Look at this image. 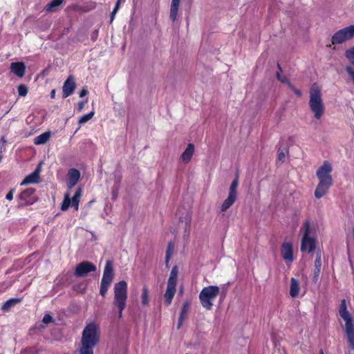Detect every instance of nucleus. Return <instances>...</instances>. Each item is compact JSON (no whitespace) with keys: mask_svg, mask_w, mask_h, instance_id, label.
Listing matches in <instances>:
<instances>
[{"mask_svg":"<svg viewBox=\"0 0 354 354\" xmlns=\"http://www.w3.org/2000/svg\"><path fill=\"white\" fill-rule=\"evenodd\" d=\"M95 115V112L93 111H91L90 113L86 114V115H82L80 119H79V121H78V123L80 125H82V124H84L85 123H86L88 121H89L90 120H91L93 118V117Z\"/></svg>","mask_w":354,"mask_h":354,"instance_id":"nucleus-28","label":"nucleus"},{"mask_svg":"<svg viewBox=\"0 0 354 354\" xmlns=\"http://www.w3.org/2000/svg\"><path fill=\"white\" fill-rule=\"evenodd\" d=\"M38 349L35 347H30L25 349L23 351V354H36L38 353Z\"/></svg>","mask_w":354,"mask_h":354,"instance_id":"nucleus-35","label":"nucleus"},{"mask_svg":"<svg viewBox=\"0 0 354 354\" xmlns=\"http://www.w3.org/2000/svg\"><path fill=\"white\" fill-rule=\"evenodd\" d=\"M88 93V90L86 88H83L80 93V97H83Z\"/></svg>","mask_w":354,"mask_h":354,"instance_id":"nucleus-43","label":"nucleus"},{"mask_svg":"<svg viewBox=\"0 0 354 354\" xmlns=\"http://www.w3.org/2000/svg\"><path fill=\"white\" fill-rule=\"evenodd\" d=\"M281 254L286 263L290 265L294 261L292 243L290 242L283 243L281 248Z\"/></svg>","mask_w":354,"mask_h":354,"instance_id":"nucleus-12","label":"nucleus"},{"mask_svg":"<svg viewBox=\"0 0 354 354\" xmlns=\"http://www.w3.org/2000/svg\"><path fill=\"white\" fill-rule=\"evenodd\" d=\"M354 38V25H350L335 32L331 38L333 45L342 44Z\"/></svg>","mask_w":354,"mask_h":354,"instance_id":"nucleus-8","label":"nucleus"},{"mask_svg":"<svg viewBox=\"0 0 354 354\" xmlns=\"http://www.w3.org/2000/svg\"><path fill=\"white\" fill-rule=\"evenodd\" d=\"M171 255V243H169L168 249L167 250V254H166V261L168 262L169 261V259Z\"/></svg>","mask_w":354,"mask_h":354,"instance_id":"nucleus-39","label":"nucleus"},{"mask_svg":"<svg viewBox=\"0 0 354 354\" xmlns=\"http://www.w3.org/2000/svg\"><path fill=\"white\" fill-rule=\"evenodd\" d=\"M75 87L76 83L75 77L70 75L65 81L62 87L63 97L66 98L70 96L73 93Z\"/></svg>","mask_w":354,"mask_h":354,"instance_id":"nucleus-14","label":"nucleus"},{"mask_svg":"<svg viewBox=\"0 0 354 354\" xmlns=\"http://www.w3.org/2000/svg\"><path fill=\"white\" fill-rule=\"evenodd\" d=\"M52 317L49 315H45L43 318V322L45 324H49L52 322Z\"/></svg>","mask_w":354,"mask_h":354,"instance_id":"nucleus-40","label":"nucleus"},{"mask_svg":"<svg viewBox=\"0 0 354 354\" xmlns=\"http://www.w3.org/2000/svg\"><path fill=\"white\" fill-rule=\"evenodd\" d=\"M239 186V178L236 177L232 182L227 198L223 202L221 205V211L226 212L237 199V188Z\"/></svg>","mask_w":354,"mask_h":354,"instance_id":"nucleus-9","label":"nucleus"},{"mask_svg":"<svg viewBox=\"0 0 354 354\" xmlns=\"http://www.w3.org/2000/svg\"><path fill=\"white\" fill-rule=\"evenodd\" d=\"M100 339L99 326L93 322L88 324L82 331L79 354H93V348L98 344Z\"/></svg>","mask_w":354,"mask_h":354,"instance_id":"nucleus-1","label":"nucleus"},{"mask_svg":"<svg viewBox=\"0 0 354 354\" xmlns=\"http://www.w3.org/2000/svg\"><path fill=\"white\" fill-rule=\"evenodd\" d=\"M120 180H121V177L120 176H115V183L113 185L112 190H111V195H112L113 200H115L118 198Z\"/></svg>","mask_w":354,"mask_h":354,"instance_id":"nucleus-24","label":"nucleus"},{"mask_svg":"<svg viewBox=\"0 0 354 354\" xmlns=\"http://www.w3.org/2000/svg\"><path fill=\"white\" fill-rule=\"evenodd\" d=\"M346 71L354 82V70L351 66H347Z\"/></svg>","mask_w":354,"mask_h":354,"instance_id":"nucleus-38","label":"nucleus"},{"mask_svg":"<svg viewBox=\"0 0 354 354\" xmlns=\"http://www.w3.org/2000/svg\"><path fill=\"white\" fill-rule=\"evenodd\" d=\"M80 173L76 169H71L68 172L67 186L69 189L75 186L79 181Z\"/></svg>","mask_w":354,"mask_h":354,"instance_id":"nucleus-15","label":"nucleus"},{"mask_svg":"<svg viewBox=\"0 0 354 354\" xmlns=\"http://www.w3.org/2000/svg\"><path fill=\"white\" fill-rule=\"evenodd\" d=\"M289 86L292 89L293 92L297 95V96H301V92L295 88V87H293L290 84H289Z\"/></svg>","mask_w":354,"mask_h":354,"instance_id":"nucleus-42","label":"nucleus"},{"mask_svg":"<svg viewBox=\"0 0 354 354\" xmlns=\"http://www.w3.org/2000/svg\"><path fill=\"white\" fill-rule=\"evenodd\" d=\"M18 93H19V96H21V97L26 96L28 93L27 86L24 84H20L18 86Z\"/></svg>","mask_w":354,"mask_h":354,"instance_id":"nucleus-32","label":"nucleus"},{"mask_svg":"<svg viewBox=\"0 0 354 354\" xmlns=\"http://www.w3.org/2000/svg\"><path fill=\"white\" fill-rule=\"evenodd\" d=\"M188 308H189V304L187 303L183 305V309L181 310V313H180V317H179V322H178V328H179L180 327V326L182 325V323L187 315V310H188Z\"/></svg>","mask_w":354,"mask_h":354,"instance_id":"nucleus-30","label":"nucleus"},{"mask_svg":"<svg viewBox=\"0 0 354 354\" xmlns=\"http://www.w3.org/2000/svg\"><path fill=\"white\" fill-rule=\"evenodd\" d=\"M50 132H45L34 139V143L37 145H43L50 139Z\"/></svg>","mask_w":354,"mask_h":354,"instance_id":"nucleus-23","label":"nucleus"},{"mask_svg":"<svg viewBox=\"0 0 354 354\" xmlns=\"http://www.w3.org/2000/svg\"><path fill=\"white\" fill-rule=\"evenodd\" d=\"M284 156H285V155H284L283 153H279V158H280V159H281V158H283Z\"/></svg>","mask_w":354,"mask_h":354,"instance_id":"nucleus-48","label":"nucleus"},{"mask_svg":"<svg viewBox=\"0 0 354 354\" xmlns=\"http://www.w3.org/2000/svg\"><path fill=\"white\" fill-rule=\"evenodd\" d=\"M62 3L63 0H53L46 5V10L48 12H55L58 10Z\"/></svg>","mask_w":354,"mask_h":354,"instance_id":"nucleus-25","label":"nucleus"},{"mask_svg":"<svg viewBox=\"0 0 354 354\" xmlns=\"http://www.w3.org/2000/svg\"><path fill=\"white\" fill-rule=\"evenodd\" d=\"M1 140L2 142H6L5 138L3 137L1 138Z\"/></svg>","mask_w":354,"mask_h":354,"instance_id":"nucleus-51","label":"nucleus"},{"mask_svg":"<svg viewBox=\"0 0 354 354\" xmlns=\"http://www.w3.org/2000/svg\"><path fill=\"white\" fill-rule=\"evenodd\" d=\"M300 291L299 282L295 278H291L290 286V295L292 298H295L299 295Z\"/></svg>","mask_w":354,"mask_h":354,"instance_id":"nucleus-21","label":"nucleus"},{"mask_svg":"<svg viewBox=\"0 0 354 354\" xmlns=\"http://www.w3.org/2000/svg\"><path fill=\"white\" fill-rule=\"evenodd\" d=\"M87 102V100L85 101H82L78 103V111L80 112L83 110L84 108L85 104Z\"/></svg>","mask_w":354,"mask_h":354,"instance_id":"nucleus-41","label":"nucleus"},{"mask_svg":"<svg viewBox=\"0 0 354 354\" xmlns=\"http://www.w3.org/2000/svg\"><path fill=\"white\" fill-rule=\"evenodd\" d=\"M40 168L38 167L34 172L28 175L21 182V185L37 183L39 181Z\"/></svg>","mask_w":354,"mask_h":354,"instance_id":"nucleus-16","label":"nucleus"},{"mask_svg":"<svg viewBox=\"0 0 354 354\" xmlns=\"http://www.w3.org/2000/svg\"><path fill=\"white\" fill-rule=\"evenodd\" d=\"M194 146L193 144H189L186 148V149L184 151V152L182 153L180 156V160L184 163H188L194 154Z\"/></svg>","mask_w":354,"mask_h":354,"instance_id":"nucleus-19","label":"nucleus"},{"mask_svg":"<svg viewBox=\"0 0 354 354\" xmlns=\"http://www.w3.org/2000/svg\"><path fill=\"white\" fill-rule=\"evenodd\" d=\"M319 354H324V351H323L322 350H320V351H319Z\"/></svg>","mask_w":354,"mask_h":354,"instance_id":"nucleus-50","label":"nucleus"},{"mask_svg":"<svg viewBox=\"0 0 354 354\" xmlns=\"http://www.w3.org/2000/svg\"><path fill=\"white\" fill-rule=\"evenodd\" d=\"M97 31H95V32L93 33V35H92V38H93V39H95V37H97Z\"/></svg>","mask_w":354,"mask_h":354,"instance_id":"nucleus-47","label":"nucleus"},{"mask_svg":"<svg viewBox=\"0 0 354 354\" xmlns=\"http://www.w3.org/2000/svg\"><path fill=\"white\" fill-rule=\"evenodd\" d=\"M109 288V286L102 284L100 285V293L102 296L104 297Z\"/></svg>","mask_w":354,"mask_h":354,"instance_id":"nucleus-37","label":"nucleus"},{"mask_svg":"<svg viewBox=\"0 0 354 354\" xmlns=\"http://www.w3.org/2000/svg\"><path fill=\"white\" fill-rule=\"evenodd\" d=\"M20 301L19 299H11L7 301L2 306V310L5 312L9 311L10 308Z\"/></svg>","mask_w":354,"mask_h":354,"instance_id":"nucleus-27","label":"nucleus"},{"mask_svg":"<svg viewBox=\"0 0 354 354\" xmlns=\"http://www.w3.org/2000/svg\"><path fill=\"white\" fill-rule=\"evenodd\" d=\"M277 77L278 80H279L281 82H286V77L281 76L279 73H277Z\"/></svg>","mask_w":354,"mask_h":354,"instance_id":"nucleus-45","label":"nucleus"},{"mask_svg":"<svg viewBox=\"0 0 354 354\" xmlns=\"http://www.w3.org/2000/svg\"><path fill=\"white\" fill-rule=\"evenodd\" d=\"M11 71L19 77H22L26 71V66L24 62H13L10 64Z\"/></svg>","mask_w":354,"mask_h":354,"instance_id":"nucleus-17","label":"nucleus"},{"mask_svg":"<svg viewBox=\"0 0 354 354\" xmlns=\"http://www.w3.org/2000/svg\"><path fill=\"white\" fill-rule=\"evenodd\" d=\"M184 222H185V231L188 232L189 227L191 223V216L189 215V214L187 213V214L185 217Z\"/></svg>","mask_w":354,"mask_h":354,"instance_id":"nucleus-34","label":"nucleus"},{"mask_svg":"<svg viewBox=\"0 0 354 354\" xmlns=\"http://www.w3.org/2000/svg\"><path fill=\"white\" fill-rule=\"evenodd\" d=\"M352 237L354 239V228L352 230Z\"/></svg>","mask_w":354,"mask_h":354,"instance_id":"nucleus-49","label":"nucleus"},{"mask_svg":"<svg viewBox=\"0 0 354 354\" xmlns=\"http://www.w3.org/2000/svg\"><path fill=\"white\" fill-rule=\"evenodd\" d=\"M302 236L301 241V251L302 252L310 253L316 246V239L315 236L314 227L309 221H306L300 229Z\"/></svg>","mask_w":354,"mask_h":354,"instance_id":"nucleus-5","label":"nucleus"},{"mask_svg":"<svg viewBox=\"0 0 354 354\" xmlns=\"http://www.w3.org/2000/svg\"><path fill=\"white\" fill-rule=\"evenodd\" d=\"M219 292L220 288L216 286H209L203 288L199 294V299L202 306L206 310H211Z\"/></svg>","mask_w":354,"mask_h":354,"instance_id":"nucleus-7","label":"nucleus"},{"mask_svg":"<svg viewBox=\"0 0 354 354\" xmlns=\"http://www.w3.org/2000/svg\"><path fill=\"white\" fill-rule=\"evenodd\" d=\"M13 194L14 190L11 189L7 194H6V199L11 201L13 198Z\"/></svg>","mask_w":354,"mask_h":354,"instance_id":"nucleus-44","label":"nucleus"},{"mask_svg":"<svg viewBox=\"0 0 354 354\" xmlns=\"http://www.w3.org/2000/svg\"><path fill=\"white\" fill-rule=\"evenodd\" d=\"M332 165L328 161H324L317 169L316 176L319 180V183L315 191V196L317 198H320L324 196L332 185Z\"/></svg>","mask_w":354,"mask_h":354,"instance_id":"nucleus-2","label":"nucleus"},{"mask_svg":"<svg viewBox=\"0 0 354 354\" xmlns=\"http://www.w3.org/2000/svg\"><path fill=\"white\" fill-rule=\"evenodd\" d=\"M96 267L89 261H83L77 265L75 275L78 277H85L88 273L95 271Z\"/></svg>","mask_w":354,"mask_h":354,"instance_id":"nucleus-11","label":"nucleus"},{"mask_svg":"<svg viewBox=\"0 0 354 354\" xmlns=\"http://www.w3.org/2000/svg\"><path fill=\"white\" fill-rule=\"evenodd\" d=\"M141 302L142 306H147L149 302V295L148 288L146 286H144L142 290L141 294Z\"/></svg>","mask_w":354,"mask_h":354,"instance_id":"nucleus-26","label":"nucleus"},{"mask_svg":"<svg viewBox=\"0 0 354 354\" xmlns=\"http://www.w3.org/2000/svg\"><path fill=\"white\" fill-rule=\"evenodd\" d=\"M81 195H82V189L80 188H78L76 190L72 199L71 198L70 192H66L64 194V201H63L62 206H61L62 210L66 211L71 205L77 211L78 209L79 202H80V198L81 197Z\"/></svg>","mask_w":354,"mask_h":354,"instance_id":"nucleus-10","label":"nucleus"},{"mask_svg":"<svg viewBox=\"0 0 354 354\" xmlns=\"http://www.w3.org/2000/svg\"><path fill=\"white\" fill-rule=\"evenodd\" d=\"M55 95V90H52L51 92H50V97H51V98H54Z\"/></svg>","mask_w":354,"mask_h":354,"instance_id":"nucleus-46","label":"nucleus"},{"mask_svg":"<svg viewBox=\"0 0 354 354\" xmlns=\"http://www.w3.org/2000/svg\"><path fill=\"white\" fill-rule=\"evenodd\" d=\"M35 192V189L32 188L27 189L22 192L19 196V198L22 201H27V198Z\"/></svg>","mask_w":354,"mask_h":354,"instance_id":"nucleus-31","label":"nucleus"},{"mask_svg":"<svg viewBox=\"0 0 354 354\" xmlns=\"http://www.w3.org/2000/svg\"><path fill=\"white\" fill-rule=\"evenodd\" d=\"M345 55L349 60L354 59V46L346 51Z\"/></svg>","mask_w":354,"mask_h":354,"instance_id":"nucleus-33","label":"nucleus"},{"mask_svg":"<svg viewBox=\"0 0 354 354\" xmlns=\"http://www.w3.org/2000/svg\"><path fill=\"white\" fill-rule=\"evenodd\" d=\"M180 1L181 0H171L169 18L173 22L176 20Z\"/></svg>","mask_w":354,"mask_h":354,"instance_id":"nucleus-20","label":"nucleus"},{"mask_svg":"<svg viewBox=\"0 0 354 354\" xmlns=\"http://www.w3.org/2000/svg\"><path fill=\"white\" fill-rule=\"evenodd\" d=\"M351 62V63L354 65V59L350 60Z\"/></svg>","mask_w":354,"mask_h":354,"instance_id":"nucleus-52","label":"nucleus"},{"mask_svg":"<svg viewBox=\"0 0 354 354\" xmlns=\"http://www.w3.org/2000/svg\"><path fill=\"white\" fill-rule=\"evenodd\" d=\"M113 277H114V272H113L112 262L111 261H107L106 266L104 267L103 277H102V279L101 281V283L110 286V285L113 281Z\"/></svg>","mask_w":354,"mask_h":354,"instance_id":"nucleus-13","label":"nucleus"},{"mask_svg":"<svg viewBox=\"0 0 354 354\" xmlns=\"http://www.w3.org/2000/svg\"><path fill=\"white\" fill-rule=\"evenodd\" d=\"M177 277H178V268L174 266L171 271L169 278L168 279V283H177Z\"/></svg>","mask_w":354,"mask_h":354,"instance_id":"nucleus-29","label":"nucleus"},{"mask_svg":"<svg viewBox=\"0 0 354 354\" xmlns=\"http://www.w3.org/2000/svg\"><path fill=\"white\" fill-rule=\"evenodd\" d=\"M309 108L317 120L324 114L325 106L322 93V87L317 83L312 84L309 89Z\"/></svg>","mask_w":354,"mask_h":354,"instance_id":"nucleus-3","label":"nucleus"},{"mask_svg":"<svg viewBox=\"0 0 354 354\" xmlns=\"http://www.w3.org/2000/svg\"><path fill=\"white\" fill-rule=\"evenodd\" d=\"M120 1L121 0H118L117 3H116V5L115 6V8L113 9V10L111 12V22L113 21V19H114V16L116 14L118 8H119V6H120Z\"/></svg>","mask_w":354,"mask_h":354,"instance_id":"nucleus-36","label":"nucleus"},{"mask_svg":"<svg viewBox=\"0 0 354 354\" xmlns=\"http://www.w3.org/2000/svg\"><path fill=\"white\" fill-rule=\"evenodd\" d=\"M340 317L344 322L343 327L350 348L354 350V321L351 314L347 310L345 299H342L338 308Z\"/></svg>","mask_w":354,"mask_h":354,"instance_id":"nucleus-4","label":"nucleus"},{"mask_svg":"<svg viewBox=\"0 0 354 354\" xmlns=\"http://www.w3.org/2000/svg\"><path fill=\"white\" fill-rule=\"evenodd\" d=\"M322 267V259H321V253L318 252L317 254V257L315 261V269L313 271V281L316 282L318 279L319 272Z\"/></svg>","mask_w":354,"mask_h":354,"instance_id":"nucleus-22","label":"nucleus"},{"mask_svg":"<svg viewBox=\"0 0 354 354\" xmlns=\"http://www.w3.org/2000/svg\"><path fill=\"white\" fill-rule=\"evenodd\" d=\"M176 284L167 282V290L164 295L167 305H169L171 302L176 292Z\"/></svg>","mask_w":354,"mask_h":354,"instance_id":"nucleus-18","label":"nucleus"},{"mask_svg":"<svg viewBox=\"0 0 354 354\" xmlns=\"http://www.w3.org/2000/svg\"><path fill=\"white\" fill-rule=\"evenodd\" d=\"M113 306L117 308L118 317L122 316V311L125 308L127 300V283L120 281L114 285Z\"/></svg>","mask_w":354,"mask_h":354,"instance_id":"nucleus-6","label":"nucleus"}]
</instances>
